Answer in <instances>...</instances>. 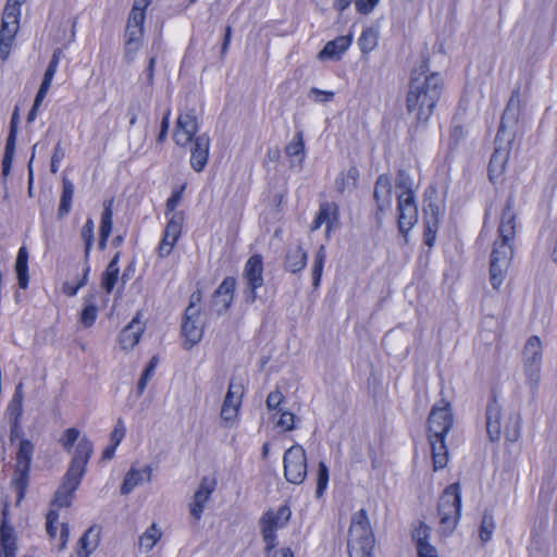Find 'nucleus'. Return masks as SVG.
I'll return each instance as SVG.
<instances>
[{
    "label": "nucleus",
    "mask_w": 557,
    "mask_h": 557,
    "mask_svg": "<svg viewBox=\"0 0 557 557\" xmlns=\"http://www.w3.org/2000/svg\"><path fill=\"white\" fill-rule=\"evenodd\" d=\"M292 516L287 505L281 506L276 511L268 510L260 519L263 541L268 544V550L276 545L275 531L287 524Z\"/></svg>",
    "instance_id": "nucleus-9"
},
{
    "label": "nucleus",
    "mask_w": 557,
    "mask_h": 557,
    "mask_svg": "<svg viewBox=\"0 0 557 557\" xmlns=\"http://www.w3.org/2000/svg\"><path fill=\"white\" fill-rule=\"evenodd\" d=\"M18 108H15L11 121H10V131L5 143L4 148V154L2 158L1 166H2V174L7 176L12 166V161L15 152V145H16V136H17V128H18Z\"/></svg>",
    "instance_id": "nucleus-21"
},
{
    "label": "nucleus",
    "mask_w": 557,
    "mask_h": 557,
    "mask_svg": "<svg viewBox=\"0 0 557 557\" xmlns=\"http://www.w3.org/2000/svg\"><path fill=\"white\" fill-rule=\"evenodd\" d=\"M500 419V406L496 400V396L493 395L486 407V432L491 442H497L500 438L503 431Z\"/></svg>",
    "instance_id": "nucleus-23"
},
{
    "label": "nucleus",
    "mask_w": 557,
    "mask_h": 557,
    "mask_svg": "<svg viewBox=\"0 0 557 557\" xmlns=\"http://www.w3.org/2000/svg\"><path fill=\"white\" fill-rule=\"evenodd\" d=\"M428 72L429 62L424 60L419 70L412 71L405 98L406 110L413 115L417 127L429 122L444 91L441 74Z\"/></svg>",
    "instance_id": "nucleus-1"
},
{
    "label": "nucleus",
    "mask_w": 557,
    "mask_h": 557,
    "mask_svg": "<svg viewBox=\"0 0 557 557\" xmlns=\"http://www.w3.org/2000/svg\"><path fill=\"white\" fill-rule=\"evenodd\" d=\"M359 176V171L357 168L351 166L347 173H341V175L336 178V185L339 191H343L346 187V178H349L352 181V184L355 185Z\"/></svg>",
    "instance_id": "nucleus-58"
},
{
    "label": "nucleus",
    "mask_w": 557,
    "mask_h": 557,
    "mask_svg": "<svg viewBox=\"0 0 557 557\" xmlns=\"http://www.w3.org/2000/svg\"><path fill=\"white\" fill-rule=\"evenodd\" d=\"M73 197H74V185L70 180L64 177L62 180V191H61V197H60V202H59V208H58V216L60 219L66 216L70 213V211L72 209Z\"/></svg>",
    "instance_id": "nucleus-39"
},
{
    "label": "nucleus",
    "mask_w": 557,
    "mask_h": 557,
    "mask_svg": "<svg viewBox=\"0 0 557 557\" xmlns=\"http://www.w3.org/2000/svg\"><path fill=\"white\" fill-rule=\"evenodd\" d=\"M151 2L152 0H134L127 20V45L132 44L133 41H139L141 39L144 35L146 10L151 4Z\"/></svg>",
    "instance_id": "nucleus-13"
},
{
    "label": "nucleus",
    "mask_w": 557,
    "mask_h": 557,
    "mask_svg": "<svg viewBox=\"0 0 557 557\" xmlns=\"http://www.w3.org/2000/svg\"><path fill=\"white\" fill-rule=\"evenodd\" d=\"M431 528L424 522H420L419 525L412 532V539L416 543V547L422 544H429Z\"/></svg>",
    "instance_id": "nucleus-54"
},
{
    "label": "nucleus",
    "mask_w": 557,
    "mask_h": 557,
    "mask_svg": "<svg viewBox=\"0 0 557 557\" xmlns=\"http://www.w3.org/2000/svg\"><path fill=\"white\" fill-rule=\"evenodd\" d=\"M166 218L168 223L160 244H176L183 231L185 220L184 212L180 211L178 213H170Z\"/></svg>",
    "instance_id": "nucleus-29"
},
{
    "label": "nucleus",
    "mask_w": 557,
    "mask_h": 557,
    "mask_svg": "<svg viewBox=\"0 0 557 557\" xmlns=\"http://www.w3.org/2000/svg\"><path fill=\"white\" fill-rule=\"evenodd\" d=\"M144 332V326L139 320V313L121 331L119 339L122 349L128 350L134 348Z\"/></svg>",
    "instance_id": "nucleus-27"
},
{
    "label": "nucleus",
    "mask_w": 557,
    "mask_h": 557,
    "mask_svg": "<svg viewBox=\"0 0 557 557\" xmlns=\"http://www.w3.org/2000/svg\"><path fill=\"white\" fill-rule=\"evenodd\" d=\"M453 424L451 404L446 399H441L433 405L428 417V440L431 446L435 471L443 469L447 465L448 449L445 438Z\"/></svg>",
    "instance_id": "nucleus-2"
},
{
    "label": "nucleus",
    "mask_w": 557,
    "mask_h": 557,
    "mask_svg": "<svg viewBox=\"0 0 557 557\" xmlns=\"http://www.w3.org/2000/svg\"><path fill=\"white\" fill-rule=\"evenodd\" d=\"M284 399H285V397L281 393V391L275 389V391L271 392L267 397V401H265L267 408L269 410L281 411L282 409L280 408V405L284 401Z\"/></svg>",
    "instance_id": "nucleus-60"
},
{
    "label": "nucleus",
    "mask_w": 557,
    "mask_h": 557,
    "mask_svg": "<svg viewBox=\"0 0 557 557\" xmlns=\"http://www.w3.org/2000/svg\"><path fill=\"white\" fill-rule=\"evenodd\" d=\"M190 144V166L194 171L201 172L209 160L210 138L207 134H201Z\"/></svg>",
    "instance_id": "nucleus-20"
},
{
    "label": "nucleus",
    "mask_w": 557,
    "mask_h": 557,
    "mask_svg": "<svg viewBox=\"0 0 557 557\" xmlns=\"http://www.w3.org/2000/svg\"><path fill=\"white\" fill-rule=\"evenodd\" d=\"M60 62V57L58 52H54L52 58L49 61V64L45 71L41 84L39 89L35 96L34 103L27 114V122L32 123L36 120L39 108L41 107L53 81V77L57 73L58 66Z\"/></svg>",
    "instance_id": "nucleus-14"
},
{
    "label": "nucleus",
    "mask_w": 557,
    "mask_h": 557,
    "mask_svg": "<svg viewBox=\"0 0 557 557\" xmlns=\"http://www.w3.org/2000/svg\"><path fill=\"white\" fill-rule=\"evenodd\" d=\"M285 152L289 158H296L305 156V141H304V135L301 131H298L295 133L292 141L286 145Z\"/></svg>",
    "instance_id": "nucleus-49"
},
{
    "label": "nucleus",
    "mask_w": 557,
    "mask_h": 557,
    "mask_svg": "<svg viewBox=\"0 0 557 557\" xmlns=\"http://www.w3.org/2000/svg\"><path fill=\"white\" fill-rule=\"evenodd\" d=\"M20 26L21 16L2 12L0 24V59L2 62L10 57Z\"/></svg>",
    "instance_id": "nucleus-12"
},
{
    "label": "nucleus",
    "mask_w": 557,
    "mask_h": 557,
    "mask_svg": "<svg viewBox=\"0 0 557 557\" xmlns=\"http://www.w3.org/2000/svg\"><path fill=\"white\" fill-rule=\"evenodd\" d=\"M92 451L94 446L91 441L86 436L82 437L75 448L66 473L82 479L85 474L86 466L92 455Z\"/></svg>",
    "instance_id": "nucleus-17"
},
{
    "label": "nucleus",
    "mask_w": 557,
    "mask_h": 557,
    "mask_svg": "<svg viewBox=\"0 0 557 557\" xmlns=\"http://www.w3.org/2000/svg\"><path fill=\"white\" fill-rule=\"evenodd\" d=\"M201 300L200 290H196L190 295L189 305L187 306L185 312H187L188 318L194 315H200V307L198 304Z\"/></svg>",
    "instance_id": "nucleus-61"
},
{
    "label": "nucleus",
    "mask_w": 557,
    "mask_h": 557,
    "mask_svg": "<svg viewBox=\"0 0 557 557\" xmlns=\"http://www.w3.org/2000/svg\"><path fill=\"white\" fill-rule=\"evenodd\" d=\"M236 280L233 276H226L215 289L212 298V306H219V297L223 296V308H230L233 301Z\"/></svg>",
    "instance_id": "nucleus-35"
},
{
    "label": "nucleus",
    "mask_w": 557,
    "mask_h": 557,
    "mask_svg": "<svg viewBox=\"0 0 557 557\" xmlns=\"http://www.w3.org/2000/svg\"><path fill=\"white\" fill-rule=\"evenodd\" d=\"M352 44V35L337 36L333 40L325 44L323 49L318 53V59L324 60H339L342 55L348 50Z\"/></svg>",
    "instance_id": "nucleus-24"
},
{
    "label": "nucleus",
    "mask_w": 557,
    "mask_h": 557,
    "mask_svg": "<svg viewBox=\"0 0 557 557\" xmlns=\"http://www.w3.org/2000/svg\"><path fill=\"white\" fill-rule=\"evenodd\" d=\"M161 539V531L156 523H152L139 537V545L147 552L151 550Z\"/></svg>",
    "instance_id": "nucleus-48"
},
{
    "label": "nucleus",
    "mask_w": 557,
    "mask_h": 557,
    "mask_svg": "<svg viewBox=\"0 0 557 557\" xmlns=\"http://www.w3.org/2000/svg\"><path fill=\"white\" fill-rule=\"evenodd\" d=\"M513 250L511 246H496L491 253L490 281L495 289L503 285L511 262Z\"/></svg>",
    "instance_id": "nucleus-11"
},
{
    "label": "nucleus",
    "mask_w": 557,
    "mask_h": 557,
    "mask_svg": "<svg viewBox=\"0 0 557 557\" xmlns=\"http://www.w3.org/2000/svg\"><path fill=\"white\" fill-rule=\"evenodd\" d=\"M79 430L76 428L66 429L63 432L59 442L66 451H71L73 445L79 437Z\"/></svg>",
    "instance_id": "nucleus-55"
},
{
    "label": "nucleus",
    "mask_w": 557,
    "mask_h": 557,
    "mask_svg": "<svg viewBox=\"0 0 557 557\" xmlns=\"http://www.w3.org/2000/svg\"><path fill=\"white\" fill-rule=\"evenodd\" d=\"M97 313H98L97 306H92V305L84 306V308L81 312V322L86 327L91 326L97 319Z\"/></svg>",
    "instance_id": "nucleus-57"
},
{
    "label": "nucleus",
    "mask_w": 557,
    "mask_h": 557,
    "mask_svg": "<svg viewBox=\"0 0 557 557\" xmlns=\"http://www.w3.org/2000/svg\"><path fill=\"white\" fill-rule=\"evenodd\" d=\"M284 476L293 484H300L307 476V456L304 447L293 445L284 454Z\"/></svg>",
    "instance_id": "nucleus-8"
},
{
    "label": "nucleus",
    "mask_w": 557,
    "mask_h": 557,
    "mask_svg": "<svg viewBox=\"0 0 557 557\" xmlns=\"http://www.w3.org/2000/svg\"><path fill=\"white\" fill-rule=\"evenodd\" d=\"M28 251L26 246H22L18 250L16 261H15V271L18 280V286L23 289L28 286Z\"/></svg>",
    "instance_id": "nucleus-40"
},
{
    "label": "nucleus",
    "mask_w": 557,
    "mask_h": 557,
    "mask_svg": "<svg viewBox=\"0 0 557 557\" xmlns=\"http://www.w3.org/2000/svg\"><path fill=\"white\" fill-rule=\"evenodd\" d=\"M392 182L388 175L377 176L374 185L373 197L379 212H384L391 208L393 199Z\"/></svg>",
    "instance_id": "nucleus-25"
},
{
    "label": "nucleus",
    "mask_w": 557,
    "mask_h": 557,
    "mask_svg": "<svg viewBox=\"0 0 557 557\" xmlns=\"http://www.w3.org/2000/svg\"><path fill=\"white\" fill-rule=\"evenodd\" d=\"M381 0H334L333 8L335 11L343 13L354 2L356 11L361 15L370 14Z\"/></svg>",
    "instance_id": "nucleus-34"
},
{
    "label": "nucleus",
    "mask_w": 557,
    "mask_h": 557,
    "mask_svg": "<svg viewBox=\"0 0 557 557\" xmlns=\"http://www.w3.org/2000/svg\"><path fill=\"white\" fill-rule=\"evenodd\" d=\"M505 137L506 127L502 122L495 137V149L488 163V178L492 183H496V181L504 174L509 159L512 139L508 138L504 144Z\"/></svg>",
    "instance_id": "nucleus-7"
},
{
    "label": "nucleus",
    "mask_w": 557,
    "mask_h": 557,
    "mask_svg": "<svg viewBox=\"0 0 557 557\" xmlns=\"http://www.w3.org/2000/svg\"><path fill=\"white\" fill-rule=\"evenodd\" d=\"M216 481L208 476H203L198 490L194 494L193 503L190 504V515L196 520L201 519L206 503L209 500L211 494L214 492Z\"/></svg>",
    "instance_id": "nucleus-19"
},
{
    "label": "nucleus",
    "mask_w": 557,
    "mask_h": 557,
    "mask_svg": "<svg viewBox=\"0 0 557 557\" xmlns=\"http://www.w3.org/2000/svg\"><path fill=\"white\" fill-rule=\"evenodd\" d=\"M347 546L349 557H372L374 535L364 509L351 517Z\"/></svg>",
    "instance_id": "nucleus-4"
},
{
    "label": "nucleus",
    "mask_w": 557,
    "mask_h": 557,
    "mask_svg": "<svg viewBox=\"0 0 557 557\" xmlns=\"http://www.w3.org/2000/svg\"><path fill=\"white\" fill-rule=\"evenodd\" d=\"M325 257L324 246H321L315 255L312 268V285L314 288L320 285Z\"/></svg>",
    "instance_id": "nucleus-51"
},
{
    "label": "nucleus",
    "mask_w": 557,
    "mask_h": 557,
    "mask_svg": "<svg viewBox=\"0 0 557 557\" xmlns=\"http://www.w3.org/2000/svg\"><path fill=\"white\" fill-rule=\"evenodd\" d=\"M521 416L519 412H511L504 426V435L508 442H517L520 436Z\"/></svg>",
    "instance_id": "nucleus-43"
},
{
    "label": "nucleus",
    "mask_w": 557,
    "mask_h": 557,
    "mask_svg": "<svg viewBox=\"0 0 557 557\" xmlns=\"http://www.w3.org/2000/svg\"><path fill=\"white\" fill-rule=\"evenodd\" d=\"M151 471L152 470L149 466H146L143 470H135L132 468L125 475L121 486V494L127 495L134 490L135 486L141 484L145 481L149 482L151 479Z\"/></svg>",
    "instance_id": "nucleus-33"
},
{
    "label": "nucleus",
    "mask_w": 557,
    "mask_h": 557,
    "mask_svg": "<svg viewBox=\"0 0 557 557\" xmlns=\"http://www.w3.org/2000/svg\"><path fill=\"white\" fill-rule=\"evenodd\" d=\"M543 348L539 336L533 335L527 341L522 351L523 366L542 364Z\"/></svg>",
    "instance_id": "nucleus-32"
},
{
    "label": "nucleus",
    "mask_w": 557,
    "mask_h": 557,
    "mask_svg": "<svg viewBox=\"0 0 557 557\" xmlns=\"http://www.w3.org/2000/svg\"><path fill=\"white\" fill-rule=\"evenodd\" d=\"M82 479L65 473L63 482L54 494L52 505L59 508L69 507L71 505L73 494L77 490Z\"/></svg>",
    "instance_id": "nucleus-26"
},
{
    "label": "nucleus",
    "mask_w": 557,
    "mask_h": 557,
    "mask_svg": "<svg viewBox=\"0 0 557 557\" xmlns=\"http://www.w3.org/2000/svg\"><path fill=\"white\" fill-rule=\"evenodd\" d=\"M322 226H324L325 240H331L341 227V212L337 202L327 200L320 202L309 230L313 233Z\"/></svg>",
    "instance_id": "nucleus-6"
},
{
    "label": "nucleus",
    "mask_w": 557,
    "mask_h": 557,
    "mask_svg": "<svg viewBox=\"0 0 557 557\" xmlns=\"http://www.w3.org/2000/svg\"><path fill=\"white\" fill-rule=\"evenodd\" d=\"M182 335L185 338L183 347L187 350L201 341L203 335V326L200 323V315L188 318L187 312L184 313Z\"/></svg>",
    "instance_id": "nucleus-22"
},
{
    "label": "nucleus",
    "mask_w": 557,
    "mask_h": 557,
    "mask_svg": "<svg viewBox=\"0 0 557 557\" xmlns=\"http://www.w3.org/2000/svg\"><path fill=\"white\" fill-rule=\"evenodd\" d=\"M281 418L277 421V426H281L284 431H292L295 429V414L290 411L281 410Z\"/></svg>",
    "instance_id": "nucleus-63"
},
{
    "label": "nucleus",
    "mask_w": 557,
    "mask_h": 557,
    "mask_svg": "<svg viewBox=\"0 0 557 557\" xmlns=\"http://www.w3.org/2000/svg\"><path fill=\"white\" fill-rule=\"evenodd\" d=\"M198 120L193 112L181 113L177 117L173 139L180 147H186L197 137Z\"/></svg>",
    "instance_id": "nucleus-15"
},
{
    "label": "nucleus",
    "mask_w": 557,
    "mask_h": 557,
    "mask_svg": "<svg viewBox=\"0 0 557 557\" xmlns=\"http://www.w3.org/2000/svg\"><path fill=\"white\" fill-rule=\"evenodd\" d=\"M170 116H171V110L168 109L164 112L162 120H161L160 131H159V134L157 137L158 144H163L168 136L169 128H170Z\"/></svg>",
    "instance_id": "nucleus-64"
},
{
    "label": "nucleus",
    "mask_w": 557,
    "mask_h": 557,
    "mask_svg": "<svg viewBox=\"0 0 557 557\" xmlns=\"http://www.w3.org/2000/svg\"><path fill=\"white\" fill-rule=\"evenodd\" d=\"M3 529L2 534H0V546L3 557H15L17 549L15 534L5 527Z\"/></svg>",
    "instance_id": "nucleus-44"
},
{
    "label": "nucleus",
    "mask_w": 557,
    "mask_h": 557,
    "mask_svg": "<svg viewBox=\"0 0 557 557\" xmlns=\"http://www.w3.org/2000/svg\"><path fill=\"white\" fill-rule=\"evenodd\" d=\"M243 395V384L232 379L228 385V391L226 393L225 399L221 408V418L224 421L230 422L237 417Z\"/></svg>",
    "instance_id": "nucleus-18"
},
{
    "label": "nucleus",
    "mask_w": 557,
    "mask_h": 557,
    "mask_svg": "<svg viewBox=\"0 0 557 557\" xmlns=\"http://www.w3.org/2000/svg\"><path fill=\"white\" fill-rule=\"evenodd\" d=\"M460 485L459 483H453L443 491L437 503L440 532L443 535H449L454 532L460 519Z\"/></svg>",
    "instance_id": "nucleus-5"
},
{
    "label": "nucleus",
    "mask_w": 557,
    "mask_h": 557,
    "mask_svg": "<svg viewBox=\"0 0 557 557\" xmlns=\"http://www.w3.org/2000/svg\"><path fill=\"white\" fill-rule=\"evenodd\" d=\"M64 158V150L61 147V143H58L53 149V153L50 162V171L55 174L59 171L60 163Z\"/></svg>",
    "instance_id": "nucleus-62"
},
{
    "label": "nucleus",
    "mask_w": 557,
    "mask_h": 557,
    "mask_svg": "<svg viewBox=\"0 0 557 557\" xmlns=\"http://www.w3.org/2000/svg\"><path fill=\"white\" fill-rule=\"evenodd\" d=\"M30 468L26 466H15L14 476L11 485L17 493V504L22 502L28 487Z\"/></svg>",
    "instance_id": "nucleus-37"
},
{
    "label": "nucleus",
    "mask_w": 557,
    "mask_h": 557,
    "mask_svg": "<svg viewBox=\"0 0 557 557\" xmlns=\"http://www.w3.org/2000/svg\"><path fill=\"white\" fill-rule=\"evenodd\" d=\"M495 527L496 525L492 512L487 510L484 511L479 529V536L483 544L491 541Z\"/></svg>",
    "instance_id": "nucleus-47"
},
{
    "label": "nucleus",
    "mask_w": 557,
    "mask_h": 557,
    "mask_svg": "<svg viewBox=\"0 0 557 557\" xmlns=\"http://www.w3.org/2000/svg\"><path fill=\"white\" fill-rule=\"evenodd\" d=\"M186 187H187V184L183 183L173 188L171 196L166 199V202H165V216H169L170 213H178L180 212V211H176V208L183 200V196H184Z\"/></svg>",
    "instance_id": "nucleus-46"
},
{
    "label": "nucleus",
    "mask_w": 557,
    "mask_h": 557,
    "mask_svg": "<svg viewBox=\"0 0 557 557\" xmlns=\"http://www.w3.org/2000/svg\"><path fill=\"white\" fill-rule=\"evenodd\" d=\"M157 362H158L157 357L156 356L152 357L151 360L149 361L148 366L141 373V376L137 383V394L138 395H141L144 393L149 379L151 377V375L153 374V372L156 370Z\"/></svg>",
    "instance_id": "nucleus-52"
},
{
    "label": "nucleus",
    "mask_w": 557,
    "mask_h": 557,
    "mask_svg": "<svg viewBox=\"0 0 557 557\" xmlns=\"http://www.w3.org/2000/svg\"><path fill=\"white\" fill-rule=\"evenodd\" d=\"M541 367L542 364L523 366V372L527 377V384L533 395L536 394L541 381Z\"/></svg>",
    "instance_id": "nucleus-50"
},
{
    "label": "nucleus",
    "mask_w": 557,
    "mask_h": 557,
    "mask_svg": "<svg viewBox=\"0 0 557 557\" xmlns=\"http://www.w3.org/2000/svg\"><path fill=\"white\" fill-rule=\"evenodd\" d=\"M397 225L407 240L409 231L418 222V202L412 177L403 169L396 174Z\"/></svg>",
    "instance_id": "nucleus-3"
},
{
    "label": "nucleus",
    "mask_w": 557,
    "mask_h": 557,
    "mask_svg": "<svg viewBox=\"0 0 557 557\" xmlns=\"http://www.w3.org/2000/svg\"><path fill=\"white\" fill-rule=\"evenodd\" d=\"M113 203L114 199L110 198L103 201V210L101 212L98 244H107L113 230Z\"/></svg>",
    "instance_id": "nucleus-30"
},
{
    "label": "nucleus",
    "mask_w": 557,
    "mask_h": 557,
    "mask_svg": "<svg viewBox=\"0 0 557 557\" xmlns=\"http://www.w3.org/2000/svg\"><path fill=\"white\" fill-rule=\"evenodd\" d=\"M327 482H329V468L326 467V465L321 461L319 463V469H318V478H317V490H315V494H317V497H321L327 486Z\"/></svg>",
    "instance_id": "nucleus-53"
},
{
    "label": "nucleus",
    "mask_w": 557,
    "mask_h": 557,
    "mask_svg": "<svg viewBox=\"0 0 557 557\" xmlns=\"http://www.w3.org/2000/svg\"><path fill=\"white\" fill-rule=\"evenodd\" d=\"M81 236L84 244H94L95 242V223L88 218L81 230Z\"/></svg>",
    "instance_id": "nucleus-59"
},
{
    "label": "nucleus",
    "mask_w": 557,
    "mask_h": 557,
    "mask_svg": "<svg viewBox=\"0 0 557 557\" xmlns=\"http://www.w3.org/2000/svg\"><path fill=\"white\" fill-rule=\"evenodd\" d=\"M33 454H34L33 443L28 440H21L17 453H16L15 466H26V467L30 468Z\"/></svg>",
    "instance_id": "nucleus-45"
},
{
    "label": "nucleus",
    "mask_w": 557,
    "mask_h": 557,
    "mask_svg": "<svg viewBox=\"0 0 557 557\" xmlns=\"http://www.w3.org/2000/svg\"><path fill=\"white\" fill-rule=\"evenodd\" d=\"M379 42V34L373 27H366L362 29L359 38L358 46L362 54H368L373 51Z\"/></svg>",
    "instance_id": "nucleus-42"
},
{
    "label": "nucleus",
    "mask_w": 557,
    "mask_h": 557,
    "mask_svg": "<svg viewBox=\"0 0 557 557\" xmlns=\"http://www.w3.org/2000/svg\"><path fill=\"white\" fill-rule=\"evenodd\" d=\"M22 386V383H18L16 385L14 395L8 405L7 416L9 418V421H20L22 417L24 398Z\"/></svg>",
    "instance_id": "nucleus-41"
},
{
    "label": "nucleus",
    "mask_w": 557,
    "mask_h": 557,
    "mask_svg": "<svg viewBox=\"0 0 557 557\" xmlns=\"http://www.w3.org/2000/svg\"><path fill=\"white\" fill-rule=\"evenodd\" d=\"M497 232L498 237L494 244H510L515 240L517 233L516 216L509 210L502 213Z\"/></svg>",
    "instance_id": "nucleus-28"
},
{
    "label": "nucleus",
    "mask_w": 557,
    "mask_h": 557,
    "mask_svg": "<svg viewBox=\"0 0 557 557\" xmlns=\"http://www.w3.org/2000/svg\"><path fill=\"white\" fill-rule=\"evenodd\" d=\"M91 246H86L85 249V265L82 268V277L77 281H65L62 284V293L65 294L69 297H73L77 294V292L84 287L87 284L88 281V274H89V267L87 264V259L89 256Z\"/></svg>",
    "instance_id": "nucleus-38"
},
{
    "label": "nucleus",
    "mask_w": 557,
    "mask_h": 557,
    "mask_svg": "<svg viewBox=\"0 0 557 557\" xmlns=\"http://www.w3.org/2000/svg\"><path fill=\"white\" fill-rule=\"evenodd\" d=\"M243 276L246 282L244 300L251 305L257 299V289L263 285V263L260 255H253L247 260Z\"/></svg>",
    "instance_id": "nucleus-10"
},
{
    "label": "nucleus",
    "mask_w": 557,
    "mask_h": 557,
    "mask_svg": "<svg viewBox=\"0 0 557 557\" xmlns=\"http://www.w3.org/2000/svg\"><path fill=\"white\" fill-rule=\"evenodd\" d=\"M467 136V131L461 124H453L449 129V146L457 147Z\"/></svg>",
    "instance_id": "nucleus-56"
},
{
    "label": "nucleus",
    "mask_w": 557,
    "mask_h": 557,
    "mask_svg": "<svg viewBox=\"0 0 557 557\" xmlns=\"http://www.w3.org/2000/svg\"><path fill=\"white\" fill-rule=\"evenodd\" d=\"M308 255L301 246L292 247L285 257V269L292 273L301 271L307 264Z\"/></svg>",
    "instance_id": "nucleus-36"
},
{
    "label": "nucleus",
    "mask_w": 557,
    "mask_h": 557,
    "mask_svg": "<svg viewBox=\"0 0 557 557\" xmlns=\"http://www.w3.org/2000/svg\"><path fill=\"white\" fill-rule=\"evenodd\" d=\"M443 216L440 205L433 201H425L423 206V244H434Z\"/></svg>",
    "instance_id": "nucleus-16"
},
{
    "label": "nucleus",
    "mask_w": 557,
    "mask_h": 557,
    "mask_svg": "<svg viewBox=\"0 0 557 557\" xmlns=\"http://www.w3.org/2000/svg\"><path fill=\"white\" fill-rule=\"evenodd\" d=\"M101 529L98 525H91L78 541L77 557H89L97 548L100 540Z\"/></svg>",
    "instance_id": "nucleus-31"
}]
</instances>
